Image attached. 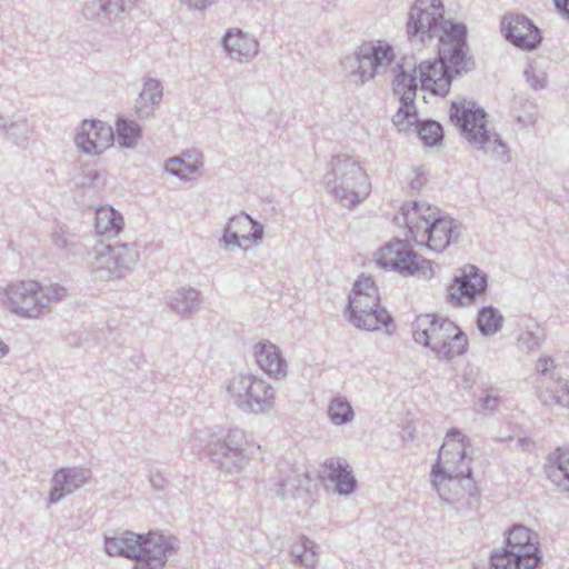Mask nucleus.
<instances>
[{
    "label": "nucleus",
    "mask_w": 569,
    "mask_h": 569,
    "mask_svg": "<svg viewBox=\"0 0 569 569\" xmlns=\"http://www.w3.org/2000/svg\"><path fill=\"white\" fill-rule=\"evenodd\" d=\"M445 7L441 0H416L407 23L408 32L426 38H438L439 54L455 66L463 64V47L467 44L466 26L443 19Z\"/></svg>",
    "instance_id": "nucleus-1"
},
{
    "label": "nucleus",
    "mask_w": 569,
    "mask_h": 569,
    "mask_svg": "<svg viewBox=\"0 0 569 569\" xmlns=\"http://www.w3.org/2000/svg\"><path fill=\"white\" fill-rule=\"evenodd\" d=\"M177 549L176 538L157 532L138 535L126 531L104 537L106 552L111 557L134 559V569H163Z\"/></svg>",
    "instance_id": "nucleus-2"
},
{
    "label": "nucleus",
    "mask_w": 569,
    "mask_h": 569,
    "mask_svg": "<svg viewBox=\"0 0 569 569\" xmlns=\"http://www.w3.org/2000/svg\"><path fill=\"white\" fill-rule=\"evenodd\" d=\"M415 341L429 348L438 357L452 359L467 351L468 339L451 320L435 315H419L412 323Z\"/></svg>",
    "instance_id": "nucleus-3"
},
{
    "label": "nucleus",
    "mask_w": 569,
    "mask_h": 569,
    "mask_svg": "<svg viewBox=\"0 0 569 569\" xmlns=\"http://www.w3.org/2000/svg\"><path fill=\"white\" fill-rule=\"evenodd\" d=\"M348 319L355 327L368 331L387 328L392 322L371 277L360 276L356 280L349 296Z\"/></svg>",
    "instance_id": "nucleus-4"
},
{
    "label": "nucleus",
    "mask_w": 569,
    "mask_h": 569,
    "mask_svg": "<svg viewBox=\"0 0 569 569\" xmlns=\"http://www.w3.org/2000/svg\"><path fill=\"white\" fill-rule=\"evenodd\" d=\"M539 538L525 526H513L507 535L503 551L491 557L493 569H539Z\"/></svg>",
    "instance_id": "nucleus-5"
},
{
    "label": "nucleus",
    "mask_w": 569,
    "mask_h": 569,
    "mask_svg": "<svg viewBox=\"0 0 569 569\" xmlns=\"http://www.w3.org/2000/svg\"><path fill=\"white\" fill-rule=\"evenodd\" d=\"M91 256L90 272L93 279L100 281L124 277L139 260L137 246L127 242L101 243L94 247Z\"/></svg>",
    "instance_id": "nucleus-6"
},
{
    "label": "nucleus",
    "mask_w": 569,
    "mask_h": 569,
    "mask_svg": "<svg viewBox=\"0 0 569 569\" xmlns=\"http://www.w3.org/2000/svg\"><path fill=\"white\" fill-rule=\"evenodd\" d=\"M469 441L459 430H450L439 450L438 463L432 470L433 481L440 483L445 476L449 479L468 478L471 470L467 449Z\"/></svg>",
    "instance_id": "nucleus-7"
},
{
    "label": "nucleus",
    "mask_w": 569,
    "mask_h": 569,
    "mask_svg": "<svg viewBox=\"0 0 569 569\" xmlns=\"http://www.w3.org/2000/svg\"><path fill=\"white\" fill-rule=\"evenodd\" d=\"M450 119L461 128L466 139L489 150L500 146L496 137L489 134L485 112L471 101H455L450 108Z\"/></svg>",
    "instance_id": "nucleus-8"
},
{
    "label": "nucleus",
    "mask_w": 569,
    "mask_h": 569,
    "mask_svg": "<svg viewBox=\"0 0 569 569\" xmlns=\"http://www.w3.org/2000/svg\"><path fill=\"white\" fill-rule=\"evenodd\" d=\"M375 262L382 269L412 276L421 271L427 261L408 241L393 239L377 250Z\"/></svg>",
    "instance_id": "nucleus-9"
},
{
    "label": "nucleus",
    "mask_w": 569,
    "mask_h": 569,
    "mask_svg": "<svg viewBox=\"0 0 569 569\" xmlns=\"http://www.w3.org/2000/svg\"><path fill=\"white\" fill-rule=\"evenodd\" d=\"M238 406L252 413L268 411L274 401L271 387L261 378L243 376L234 379L229 386Z\"/></svg>",
    "instance_id": "nucleus-10"
},
{
    "label": "nucleus",
    "mask_w": 569,
    "mask_h": 569,
    "mask_svg": "<svg viewBox=\"0 0 569 569\" xmlns=\"http://www.w3.org/2000/svg\"><path fill=\"white\" fill-rule=\"evenodd\" d=\"M463 56L465 63H461V66H455L450 61H445L440 54L439 61L421 63L419 66V78L422 89L435 94L447 93L451 80L450 72L460 73L473 66L471 58L468 56L467 46L463 47Z\"/></svg>",
    "instance_id": "nucleus-11"
},
{
    "label": "nucleus",
    "mask_w": 569,
    "mask_h": 569,
    "mask_svg": "<svg viewBox=\"0 0 569 569\" xmlns=\"http://www.w3.org/2000/svg\"><path fill=\"white\" fill-rule=\"evenodd\" d=\"M38 281L11 283L0 293V300L11 312L28 319L39 318Z\"/></svg>",
    "instance_id": "nucleus-12"
},
{
    "label": "nucleus",
    "mask_w": 569,
    "mask_h": 569,
    "mask_svg": "<svg viewBox=\"0 0 569 569\" xmlns=\"http://www.w3.org/2000/svg\"><path fill=\"white\" fill-rule=\"evenodd\" d=\"M114 140L112 128L100 120H83L74 137L77 147L87 154H98Z\"/></svg>",
    "instance_id": "nucleus-13"
},
{
    "label": "nucleus",
    "mask_w": 569,
    "mask_h": 569,
    "mask_svg": "<svg viewBox=\"0 0 569 569\" xmlns=\"http://www.w3.org/2000/svg\"><path fill=\"white\" fill-rule=\"evenodd\" d=\"M416 80L405 72L399 73L393 81V91L400 97V107L392 118L399 131L408 130L417 122V110L413 103L416 97Z\"/></svg>",
    "instance_id": "nucleus-14"
},
{
    "label": "nucleus",
    "mask_w": 569,
    "mask_h": 569,
    "mask_svg": "<svg viewBox=\"0 0 569 569\" xmlns=\"http://www.w3.org/2000/svg\"><path fill=\"white\" fill-rule=\"evenodd\" d=\"M91 470L83 467H61L54 471L50 482L48 506L56 505L64 497L81 489L91 479Z\"/></svg>",
    "instance_id": "nucleus-15"
},
{
    "label": "nucleus",
    "mask_w": 569,
    "mask_h": 569,
    "mask_svg": "<svg viewBox=\"0 0 569 569\" xmlns=\"http://www.w3.org/2000/svg\"><path fill=\"white\" fill-rule=\"evenodd\" d=\"M460 237V226L449 216L435 214L418 242L435 252H442L456 243Z\"/></svg>",
    "instance_id": "nucleus-16"
},
{
    "label": "nucleus",
    "mask_w": 569,
    "mask_h": 569,
    "mask_svg": "<svg viewBox=\"0 0 569 569\" xmlns=\"http://www.w3.org/2000/svg\"><path fill=\"white\" fill-rule=\"evenodd\" d=\"M262 234L263 228L260 223L248 214H239L230 219L221 241L226 247L249 249L262 238Z\"/></svg>",
    "instance_id": "nucleus-17"
},
{
    "label": "nucleus",
    "mask_w": 569,
    "mask_h": 569,
    "mask_svg": "<svg viewBox=\"0 0 569 569\" xmlns=\"http://www.w3.org/2000/svg\"><path fill=\"white\" fill-rule=\"evenodd\" d=\"M503 36L521 49H533L541 41L539 29L525 16L509 13L501 21Z\"/></svg>",
    "instance_id": "nucleus-18"
},
{
    "label": "nucleus",
    "mask_w": 569,
    "mask_h": 569,
    "mask_svg": "<svg viewBox=\"0 0 569 569\" xmlns=\"http://www.w3.org/2000/svg\"><path fill=\"white\" fill-rule=\"evenodd\" d=\"M436 213L437 209L427 203L410 201L400 207L395 221L398 226L407 228L412 238L418 241Z\"/></svg>",
    "instance_id": "nucleus-19"
},
{
    "label": "nucleus",
    "mask_w": 569,
    "mask_h": 569,
    "mask_svg": "<svg viewBox=\"0 0 569 569\" xmlns=\"http://www.w3.org/2000/svg\"><path fill=\"white\" fill-rule=\"evenodd\" d=\"M486 290V279L473 266L461 270L449 287L450 297L459 303L470 302Z\"/></svg>",
    "instance_id": "nucleus-20"
},
{
    "label": "nucleus",
    "mask_w": 569,
    "mask_h": 569,
    "mask_svg": "<svg viewBox=\"0 0 569 569\" xmlns=\"http://www.w3.org/2000/svg\"><path fill=\"white\" fill-rule=\"evenodd\" d=\"M393 51L390 46L382 42H368L360 47L359 74L362 80L375 76L378 68L391 63Z\"/></svg>",
    "instance_id": "nucleus-21"
},
{
    "label": "nucleus",
    "mask_w": 569,
    "mask_h": 569,
    "mask_svg": "<svg viewBox=\"0 0 569 569\" xmlns=\"http://www.w3.org/2000/svg\"><path fill=\"white\" fill-rule=\"evenodd\" d=\"M137 0H92L86 3L83 16L87 19H97L101 22L120 20L122 14L129 12Z\"/></svg>",
    "instance_id": "nucleus-22"
},
{
    "label": "nucleus",
    "mask_w": 569,
    "mask_h": 569,
    "mask_svg": "<svg viewBox=\"0 0 569 569\" xmlns=\"http://www.w3.org/2000/svg\"><path fill=\"white\" fill-rule=\"evenodd\" d=\"M257 365L270 377L283 378L287 375V363L279 348L270 341H260L253 347Z\"/></svg>",
    "instance_id": "nucleus-23"
},
{
    "label": "nucleus",
    "mask_w": 569,
    "mask_h": 569,
    "mask_svg": "<svg viewBox=\"0 0 569 569\" xmlns=\"http://www.w3.org/2000/svg\"><path fill=\"white\" fill-rule=\"evenodd\" d=\"M162 86L160 81L149 78L144 81L142 91L134 103V111L139 119H149L154 114L156 108L162 100Z\"/></svg>",
    "instance_id": "nucleus-24"
},
{
    "label": "nucleus",
    "mask_w": 569,
    "mask_h": 569,
    "mask_svg": "<svg viewBox=\"0 0 569 569\" xmlns=\"http://www.w3.org/2000/svg\"><path fill=\"white\" fill-rule=\"evenodd\" d=\"M166 303L176 315L189 317L201 305L200 292L193 288H179L166 296Z\"/></svg>",
    "instance_id": "nucleus-25"
},
{
    "label": "nucleus",
    "mask_w": 569,
    "mask_h": 569,
    "mask_svg": "<svg viewBox=\"0 0 569 569\" xmlns=\"http://www.w3.org/2000/svg\"><path fill=\"white\" fill-rule=\"evenodd\" d=\"M223 47L233 59H249L258 52V42L240 29L230 30L223 38Z\"/></svg>",
    "instance_id": "nucleus-26"
},
{
    "label": "nucleus",
    "mask_w": 569,
    "mask_h": 569,
    "mask_svg": "<svg viewBox=\"0 0 569 569\" xmlns=\"http://www.w3.org/2000/svg\"><path fill=\"white\" fill-rule=\"evenodd\" d=\"M94 228L97 233L113 238L123 229V217L120 212L110 206L99 207L96 210Z\"/></svg>",
    "instance_id": "nucleus-27"
},
{
    "label": "nucleus",
    "mask_w": 569,
    "mask_h": 569,
    "mask_svg": "<svg viewBox=\"0 0 569 569\" xmlns=\"http://www.w3.org/2000/svg\"><path fill=\"white\" fill-rule=\"evenodd\" d=\"M326 477L335 482L339 493L348 495L353 491L356 480L351 472L339 460L330 459L325 463Z\"/></svg>",
    "instance_id": "nucleus-28"
},
{
    "label": "nucleus",
    "mask_w": 569,
    "mask_h": 569,
    "mask_svg": "<svg viewBox=\"0 0 569 569\" xmlns=\"http://www.w3.org/2000/svg\"><path fill=\"white\" fill-rule=\"evenodd\" d=\"M38 303H39V317L44 312H49L51 308L63 301L68 296L66 287L59 283L42 284L38 282Z\"/></svg>",
    "instance_id": "nucleus-29"
},
{
    "label": "nucleus",
    "mask_w": 569,
    "mask_h": 569,
    "mask_svg": "<svg viewBox=\"0 0 569 569\" xmlns=\"http://www.w3.org/2000/svg\"><path fill=\"white\" fill-rule=\"evenodd\" d=\"M117 141L122 148H133L141 138V127L133 120L118 118L116 122Z\"/></svg>",
    "instance_id": "nucleus-30"
},
{
    "label": "nucleus",
    "mask_w": 569,
    "mask_h": 569,
    "mask_svg": "<svg viewBox=\"0 0 569 569\" xmlns=\"http://www.w3.org/2000/svg\"><path fill=\"white\" fill-rule=\"evenodd\" d=\"M33 129L30 126L27 118L19 117L14 118L11 117L6 134L7 139L10 140L13 144L26 148L29 143V140L32 136Z\"/></svg>",
    "instance_id": "nucleus-31"
},
{
    "label": "nucleus",
    "mask_w": 569,
    "mask_h": 569,
    "mask_svg": "<svg viewBox=\"0 0 569 569\" xmlns=\"http://www.w3.org/2000/svg\"><path fill=\"white\" fill-rule=\"evenodd\" d=\"M198 161L187 162L182 158L173 157L166 161L164 169L170 174L178 177L181 180H187L190 173H193L199 168Z\"/></svg>",
    "instance_id": "nucleus-32"
},
{
    "label": "nucleus",
    "mask_w": 569,
    "mask_h": 569,
    "mask_svg": "<svg viewBox=\"0 0 569 569\" xmlns=\"http://www.w3.org/2000/svg\"><path fill=\"white\" fill-rule=\"evenodd\" d=\"M418 133L427 146H435L443 138L442 127L435 121H426L419 124Z\"/></svg>",
    "instance_id": "nucleus-33"
},
{
    "label": "nucleus",
    "mask_w": 569,
    "mask_h": 569,
    "mask_svg": "<svg viewBox=\"0 0 569 569\" xmlns=\"http://www.w3.org/2000/svg\"><path fill=\"white\" fill-rule=\"evenodd\" d=\"M329 417L333 423L341 425L353 418V411L347 401L337 398L329 406Z\"/></svg>",
    "instance_id": "nucleus-34"
},
{
    "label": "nucleus",
    "mask_w": 569,
    "mask_h": 569,
    "mask_svg": "<svg viewBox=\"0 0 569 569\" xmlns=\"http://www.w3.org/2000/svg\"><path fill=\"white\" fill-rule=\"evenodd\" d=\"M478 326L483 333H492L501 326V317L492 308H483L479 312Z\"/></svg>",
    "instance_id": "nucleus-35"
},
{
    "label": "nucleus",
    "mask_w": 569,
    "mask_h": 569,
    "mask_svg": "<svg viewBox=\"0 0 569 569\" xmlns=\"http://www.w3.org/2000/svg\"><path fill=\"white\" fill-rule=\"evenodd\" d=\"M551 468L558 470L568 483L569 490V448L557 449L551 457Z\"/></svg>",
    "instance_id": "nucleus-36"
},
{
    "label": "nucleus",
    "mask_w": 569,
    "mask_h": 569,
    "mask_svg": "<svg viewBox=\"0 0 569 569\" xmlns=\"http://www.w3.org/2000/svg\"><path fill=\"white\" fill-rule=\"evenodd\" d=\"M81 176L74 177V183L78 187H91L94 186L97 180L99 179V173L96 169L89 166H84L80 168Z\"/></svg>",
    "instance_id": "nucleus-37"
},
{
    "label": "nucleus",
    "mask_w": 569,
    "mask_h": 569,
    "mask_svg": "<svg viewBox=\"0 0 569 569\" xmlns=\"http://www.w3.org/2000/svg\"><path fill=\"white\" fill-rule=\"evenodd\" d=\"M555 400L558 405L569 407V387L566 383H559L555 389Z\"/></svg>",
    "instance_id": "nucleus-38"
},
{
    "label": "nucleus",
    "mask_w": 569,
    "mask_h": 569,
    "mask_svg": "<svg viewBox=\"0 0 569 569\" xmlns=\"http://www.w3.org/2000/svg\"><path fill=\"white\" fill-rule=\"evenodd\" d=\"M528 82L533 89H538L543 86L545 78L540 74H536V70L533 68H529L525 71Z\"/></svg>",
    "instance_id": "nucleus-39"
},
{
    "label": "nucleus",
    "mask_w": 569,
    "mask_h": 569,
    "mask_svg": "<svg viewBox=\"0 0 569 569\" xmlns=\"http://www.w3.org/2000/svg\"><path fill=\"white\" fill-rule=\"evenodd\" d=\"M52 241L58 248L61 249H64L69 246L68 237L61 228L52 232Z\"/></svg>",
    "instance_id": "nucleus-40"
},
{
    "label": "nucleus",
    "mask_w": 569,
    "mask_h": 569,
    "mask_svg": "<svg viewBox=\"0 0 569 569\" xmlns=\"http://www.w3.org/2000/svg\"><path fill=\"white\" fill-rule=\"evenodd\" d=\"M180 1L188 4L190 8H194L197 10H202L208 4H210L212 0H180Z\"/></svg>",
    "instance_id": "nucleus-41"
},
{
    "label": "nucleus",
    "mask_w": 569,
    "mask_h": 569,
    "mask_svg": "<svg viewBox=\"0 0 569 569\" xmlns=\"http://www.w3.org/2000/svg\"><path fill=\"white\" fill-rule=\"evenodd\" d=\"M558 11L569 20V0H553Z\"/></svg>",
    "instance_id": "nucleus-42"
},
{
    "label": "nucleus",
    "mask_w": 569,
    "mask_h": 569,
    "mask_svg": "<svg viewBox=\"0 0 569 569\" xmlns=\"http://www.w3.org/2000/svg\"><path fill=\"white\" fill-rule=\"evenodd\" d=\"M482 406L486 409L492 410L498 406V399L495 397L493 398L487 397L486 399H483Z\"/></svg>",
    "instance_id": "nucleus-43"
},
{
    "label": "nucleus",
    "mask_w": 569,
    "mask_h": 569,
    "mask_svg": "<svg viewBox=\"0 0 569 569\" xmlns=\"http://www.w3.org/2000/svg\"><path fill=\"white\" fill-rule=\"evenodd\" d=\"M10 118L6 117L4 114L0 113V131H7L8 124H9Z\"/></svg>",
    "instance_id": "nucleus-44"
},
{
    "label": "nucleus",
    "mask_w": 569,
    "mask_h": 569,
    "mask_svg": "<svg viewBox=\"0 0 569 569\" xmlns=\"http://www.w3.org/2000/svg\"><path fill=\"white\" fill-rule=\"evenodd\" d=\"M9 346L0 339V359L6 357L9 353Z\"/></svg>",
    "instance_id": "nucleus-45"
},
{
    "label": "nucleus",
    "mask_w": 569,
    "mask_h": 569,
    "mask_svg": "<svg viewBox=\"0 0 569 569\" xmlns=\"http://www.w3.org/2000/svg\"><path fill=\"white\" fill-rule=\"evenodd\" d=\"M539 363H540L541 370L546 371L548 369V366L552 365V361L548 360V359H543V360H540Z\"/></svg>",
    "instance_id": "nucleus-46"
},
{
    "label": "nucleus",
    "mask_w": 569,
    "mask_h": 569,
    "mask_svg": "<svg viewBox=\"0 0 569 569\" xmlns=\"http://www.w3.org/2000/svg\"><path fill=\"white\" fill-rule=\"evenodd\" d=\"M151 482L153 483V487H159V485L157 482H154L152 479H151Z\"/></svg>",
    "instance_id": "nucleus-47"
}]
</instances>
